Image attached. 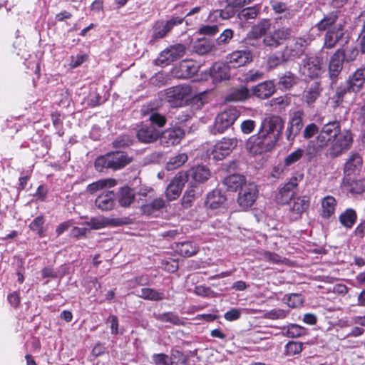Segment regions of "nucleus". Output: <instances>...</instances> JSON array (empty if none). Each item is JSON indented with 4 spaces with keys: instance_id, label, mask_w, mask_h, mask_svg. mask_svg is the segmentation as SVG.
<instances>
[{
    "instance_id": "nucleus-1",
    "label": "nucleus",
    "mask_w": 365,
    "mask_h": 365,
    "mask_svg": "<svg viewBox=\"0 0 365 365\" xmlns=\"http://www.w3.org/2000/svg\"><path fill=\"white\" fill-rule=\"evenodd\" d=\"M284 121L278 115L264 118L256 134L250 136L246 142V148L253 155L272 151L279 141Z\"/></svg>"
},
{
    "instance_id": "nucleus-2",
    "label": "nucleus",
    "mask_w": 365,
    "mask_h": 365,
    "mask_svg": "<svg viewBox=\"0 0 365 365\" xmlns=\"http://www.w3.org/2000/svg\"><path fill=\"white\" fill-rule=\"evenodd\" d=\"M354 143V134L350 129L341 130L340 134L331 140L327 150V155L335 158L348 151Z\"/></svg>"
},
{
    "instance_id": "nucleus-3",
    "label": "nucleus",
    "mask_w": 365,
    "mask_h": 365,
    "mask_svg": "<svg viewBox=\"0 0 365 365\" xmlns=\"http://www.w3.org/2000/svg\"><path fill=\"white\" fill-rule=\"evenodd\" d=\"M299 71L305 78H319L324 71L322 57L317 55H306L299 64Z\"/></svg>"
},
{
    "instance_id": "nucleus-4",
    "label": "nucleus",
    "mask_w": 365,
    "mask_h": 365,
    "mask_svg": "<svg viewBox=\"0 0 365 365\" xmlns=\"http://www.w3.org/2000/svg\"><path fill=\"white\" fill-rule=\"evenodd\" d=\"M341 130V123L337 120L324 124L315 139L316 149L321 150L327 148L336 135L340 134Z\"/></svg>"
},
{
    "instance_id": "nucleus-5",
    "label": "nucleus",
    "mask_w": 365,
    "mask_h": 365,
    "mask_svg": "<svg viewBox=\"0 0 365 365\" xmlns=\"http://www.w3.org/2000/svg\"><path fill=\"white\" fill-rule=\"evenodd\" d=\"M240 112L236 108H229L217 114L215 118L213 133H223L232 126L240 117Z\"/></svg>"
},
{
    "instance_id": "nucleus-6",
    "label": "nucleus",
    "mask_w": 365,
    "mask_h": 365,
    "mask_svg": "<svg viewBox=\"0 0 365 365\" xmlns=\"http://www.w3.org/2000/svg\"><path fill=\"white\" fill-rule=\"evenodd\" d=\"M192 88L187 85H178L165 90V99L171 107H182L185 104L187 98L191 95Z\"/></svg>"
},
{
    "instance_id": "nucleus-7",
    "label": "nucleus",
    "mask_w": 365,
    "mask_h": 365,
    "mask_svg": "<svg viewBox=\"0 0 365 365\" xmlns=\"http://www.w3.org/2000/svg\"><path fill=\"white\" fill-rule=\"evenodd\" d=\"M185 53V46L181 43L171 45L159 53L155 60L157 66L165 67L177 61Z\"/></svg>"
},
{
    "instance_id": "nucleus-8",
    "label": "nucleus",
    "mask_w": 365,
    "mask_h": 365,
    "mask_svg": "<svg viewBox=\"0 0 365 365\" xmlns=\"http://www.w3.org/2000/svg\"><path fill=\"white\" fill-rule=\"evenodd\" d=\"M291 29L280 27L269 32L262 40L265 47L276 48L284 43V41L291 37Z\"/></svg>"
},
{
    "instance_id": "nucleus-9",
    "label": "nucleus",
    "mask_w": 365,
    "mask_h": 365,
    "mask_svg": "<svg viewBox=\"0 0 365 365\" xmlns=\"http://www.w3.org/2000/svg\"><path fill=\"white\" fill-rule=\"evenodd\" d=\"M259 190L254 182H247L242 186L237 199V203L242 209L250 207L256 201L258 197Z\"/></svg>"
},
{
    "instance_id": "nucleus-10",
    "label": "nucleus",
    "mask_w": 365,
    "mask_h": 365,
    "mask_svg": "<svg viewBox=\"0 0 365 365\" xmlns=\"http://www.w3.org/2000/svg\"><path fill=\"white\" fill-rule=\"evenodd\" d=\"M359 91L356 88V86L351 83V81H349L347 79L341 81L336 86L335 93L331 97L334 106H340L347 98L355 96Z\"/></svg>"
},
{
    "instance_id": "nucleus-11",
    "label": "nucleus",
    "mask_w": 365,
    "mask_h": 365,
    "mask_svg": "<svg viewBox=\"0 0 365 365\" xmlns=\"http://www.w3.org/2000/svg\"><path fill=\"white\" fill-rule=\"evenodd\" d=\"M188 180V175L185 171L178 172L167 187L165 195L168 201L176 200L181 194L185 182Z\"/></svg>"
},
{
    "instance_id": "nucleus-12",
    "label": "nucleus",
    "mask_w": 365,
    "mask_h": 365,
    "mask_svg": "<svg viewBox=\"0 0 365 365\" xmlns=\"http://www.w3.org/2000/svg\"><path fill=\"white\" fill-rule=\"evenodd\" d=\"M237 145V140L235 138H222L214 145L211 155L216 160H222L229 155Z\"/></svg>"
},
{
    "instance_id": "nucleus-13",
    "label": "nucleus",
    "mask_w": 365,
    "mask_h": 365,
    "mask_svg": "<svg viewBox=\"0 0 365 365\" xmlns=\"http://www.w3.org/2000/svg\"><path fill=\"white\" fill-rule=\"evenodd\" d=\"M344 57L340 51H336L330 57L328 66V75L330 79V84L332 86L336 85L344 66Z\"/></svg>"
},
{
    "instance_id": "nucleus-14",
    "label": "nucleus",
    "mask_w": 365,
    "mask_h": 365,
    "mask_svg": "<svg viewBox=\"0 0 365 365\" xmlns=\"http://www.w3.org/2000/svg\"><path fill=\"white\" fill-rule=\"evenodd\" d=\"M311 40L309 38L295 37L292 40L290 45H287L284 48L287 56L289 61L294 58H299L302 56L310 44Z\"/></svg>"
},
{
    "instance_id": "nucleus-15",
    "label": "nucleus",
    "mask_w": 365,
    "mask_h": 365,
    "mask_svg": "<svg viewBox=\"0 0 365 365\" xmlns=\"http://www.w3.org/2000/svg\"><path fill=\"white\" fill-rule=\"evenodd\" d=\"M253 60L252 52L249 49L236 50L226 56V62L230 67L239 68L247 66Z\"/></svg>"
},
{
    "instance_id": "nucleus-16",
    "label": "nucleus",
    "mask_w": 365,
    "mask_h": 365,
    "mask_svg": "<svg viewBox=\"0 0 365 365\" xmlns=\"http://www.w3.org/2000/svg\"><path fill=\"white\" fill-rule=\"evenodd\" d=\"M185 135L184 128L175 126L164 130L160 136V143L165 147L178 145Z\"/></svg>"
},
{
    "instance_id": "nucleus-17",
    "label": "nucleus",
    "mask_w": 365,
    "mask_h": 365,
    "mask_svg": "<svg viewBox=\"0 0 365 365\" xmlns=\"http://www.w3.org/2000/svg\"><path fill=\"white\" fill-rule=\"evenodd\" d=\"M303 180V175L298 176H292L289 180L284 184V185L279 190L277 196V200L280 204H286L295 195V189L299 185V182Z\"/></svg>"
},
{
    "instance_id": "nucleus-18",
    "label": "nucleus",
    "mask_w": 365,
    "mask_h": 365,
    "mask_svg": "<svg viewBox=\"0 0 365 365\" xmlns=\"http://www.w3.org/2000/svg\"><path fill=\"white\" fill-rule=\"evenodd\" d=\"M304 115L302 110H297L290 118L285 131L286 138L289 142H294L295 138L299 134L303 127Z\"/></svg>"
},
{
    "instance_id": "nucleus-19",
    "label": "nucleus",
    "mask_w": 365,
    "mask_h": 365,
    "mask_svg": "<svg viewBox=\"0 0 365 365\" xmlns=\"http://www.w3.org/2000/svg\"><path fill=\"white\" fill-rule=\"evenodd\" d=\"M345 35L344 26L339 24L327 31L324 38V48H334Z\"/></svg>"
},
{
    "instance_id": "nucleus-20",
    "label": "nucleus",
    "mask_w": 365,
    "mask_h": 365,
    "mask_svg": "<svg viewBox=\"0 0 365 365\" xmlns=\"http://www.w3.org/2000/svg\"><path fill=\"white\" fill-rule=\"evenodd\" d=\"M309 205L310 201L306 196L294 198L289 205V220L294 221L301 218L302 214L309 208Z\"/></svg>"
},
{
    "instance_id": "nucleus-21",
    "label": "nucleus",
    "mask_w": 365,
    "mask_h": 365,
    "mask_svg": "<svg viewBox=\"0 0 365 365\" xmlns=\"http://www.w3.org/2000/svg\"><path fill=\"white\" fill-rule=\"evenodd\" d=\"M136 138L143 143H152L160 138V132L153 125L141 124L136 131Z\"/></svg>"
},
{
    "instance_id": "nucleus-22",
    "label": "nucleus",
    "mask_w": 365,
    "mask_h": 365,
    "mask_svg": "<svg viewBox=\"0 0 365 365\" xmlns=\"http://www.w3.org/2000/svg\"><path fill=\"white\" fill-rule=\"evenodd\" d=\"M230 66L228 63L215 62L210 68V76L214 83L229 80L230 78Z\"/></svg>"
},
{
    "instance_id": "nucleus-23",
    "label": "nucleus",
    "mask_w": 365,
    "mask_h": 365,
    "mask_svg": "<svg viewBox=\"0 0 365 365\" xmlns=\"http://www.w3.org/2000/svg\"><path fill=\"white\" fill-rule=\"evenodd\" d=\"M227 201L226 196L219 189H215L207 195L204 205L207 209L216 210L224 206Z\"/></svg>"
},
{
    "instance_id": "nucleus-24",
    "label": "nucleus",
    "mask_w": 365,
    "mask_h": 365,
    "mask_svg": "<svg viewBox=\"0 0 365 365\" xmlns=\"http://www.w3.org/2000/svg\"><path fill=\"white\" fill-rule=\"evenodd\" d=\"M362 166V157L358 153L351 152L344 164V175L346 176L355 175L361 170Z\"/></svg>"
},
{
    "instance_id": "nucleus-25",
    "label": "nucleus",
    "mask_w": 365,
    "mask_h": 365,
    "mask_svg": "<svg viewBox=\"0 0 365 365\" xmlns=\"http://www.w3.org/2000/svg\"><path fill=\"white\" fill-rule=\"evenodd\" d=\"M86 224L93 230H99L106 227L107 225L120 226L124 225L125 222L120 218L95 217H91Z\"/></svg>"
},
{
    "instance_id": "nucleus-26",
    "label": "nucleus",
    "mask_w": 365,
    "mask_h": 365,
    "mask_svg": "<svg viewBox=\"0 0 365 365\" xmlns=\"http://www.w3.org/2000/svg\"><path fill=\"white\" fill-rule=\"evenodd\" d=\"M270 28V20L263 19L252 26L250 31L245 38V40L247 41L250 39H259L262 37L264 38L268 34L267 31Z\"/></svg>"
},
{
    "instance_id": "nucleus-27",
    "label": "nucleus",
    "mask_w": 365,
    "mask_h": 365,
    "mask_svg": "<svg viewBox=\"0 0 365 365\" xmlns=\"http://www.w3.org/2000/svg\"><path fill=\"white\" fill-rule=\"evenodd\" d=\"M113 166V170H118L123 168L133 160V156L129 155L124 151H112L109 152Z\"/></svg>"
},
{
    "instance_id": "nucleus-28",
    "label": "nucleus",
    "mask_w": 365,
    "mask_h": 365,
    "mask_svg": "<svg viewBox=\"0 0 365 365\" xmlns=\"http://www.w3.org/2000/svg\"><path fill=\"white\" fill-rule=\"evenodd\" d=\"M338 220L341 227L351 230L357 222V212L352 207H347L339 215Z\"/></svg>"
},
{
    "instance_id": "nucleus-29",
    "label": "nucleus",
    "mask_w": 365,
    "mask_h": 365,
    "mask_svg": "<svg viewBox=\"0 0 365 365\" xmlns=\"http://www.w3.org/2000/svg\"><path fill=\"white\" fill-rule=\"evenodd\" d=\"M322 90L323 88L319 81H314L308 84L303 92L304 101L308 105L315 103L317 98L321 96Z\"/></svg>"
},
{
    "instance_id": "nucleus-30",
    "label": "nucleus",
    "mask_w": 365,
    "mask_h": 365,
    "mask_svg": "<svg viewBox=\"0 0 365 365\" xmlns=\"http://www.w3.org/2000/svg\"><path fill=\"white\" fill-rule=\"evenodd\" d=\"M200 66L192 60H183L178 68V77L180 78H190L196 74Z\"/></svg>"
},
{
    "instance_id": "nucleus-31",
    "label": "nucleus",
    "mask_w": 365,
    "mask_h": 365,
    "mask_svg": "<svg viewBox=\"0 0 365 365\" xmlns=\"http://www.w3.org/2000/svg\"><path fill=\"white\" fill-rule=\"evenodd\" d=\"M115 205V193L113 191H107L99 195L96 200L95 205L102 211L111 210Z\"/></svg>"
},
{
    "instance_id": "nucleus-32",
    "label": "nucleus",
    "mask_w": 365,
    "mask_h": 365,
    "mask_svg": "<svg viewBox=\"0 0 365 365\" xmlns=\"http://www.w3.org/2000/svg\"><path fill=\"white\" fill-rule=\"evenodd\" d=\"M250 97V91L246 87L241 86L237 88H232L225 97L226 102H242L245 101Z\"/></svg>"
},
{
    "instance_id": "nucleus-33",
    "label": "nucleus",
    "mask_w": 365,
    "mask_h": 365,
    "mask_svg": "<svg viewBox=\"0 0 365 365\" xmlns=\"http://www.w3.org/2000/svg\"><path fill=\"white\" fill-rule=\"evenodd\" d=\"M253 95L260 99L269 98L275 91V85L271 81L260 83L253 88Z\"/></svg>"
},
{
    "instance_id": "nucleus-34",
    "label": "nucleus",
    "mask_w": 365,
    "mask_h": 365,
    "mask_svg": "<svg viewBox=\"0 0 365 365\" xmlns=\"http://www.w3.org/2000/svg\"><path fill=\"white\" fill-rule=\"evenodd\" d=\"M339 17V11L337 10L332 11L325 14L324 17L316 24L315 27L319 31H328L337 21Z\"/></svg>"
},
{
    "instance_id": "nucleus-35",
    "label": "nucleus",
    "mask_w": 365,
    "mask_h": 365,
    "mask_svg": "<svg viewBox=\"0 0 365 365\" xmlns=\"http://www.w3.org/2000/svg\"><path fill=\"white\" fill-rule=\"evenodd\" d=\"M186 172L187 173L188 178L190 177L195 182H205L210 177V171L205 165L192 167Z\"/></svg>"
},
{
    "instance_id": "nucleus-36",
    "label": "nucleus",
    "mask_w": 365,
    "mask_h": 365,
    "mask_svg": "<svg viewBox=\"0 0 365 365\" xmlns=\"http://www.w3.org/2000/svg\"><path fill=\"white\" fill-rule=\"evenodd\" d=\"M354 23L361 26L356 41L360 48V53L365 54V9L355 18Z\"/></svg>"
},
{
    "instance_id": "nucleus-37",
    "label": "nucleus",
    "mask_w": 365,
    "mask_h": 365,
    "mask_svg": "<svg viewBox=\"0 0 365 365\" xmlns=\"http://www.w3.org/2000/svg\"><path fill=\"white\" fill-rule=\"evenodd\" d=\"M224 184L227 186V190L234 192L238 188L242 189L244 184H247L246 178L242 175L233 174L227 176L223 181Z\"/></svg>"
},
{
    "instance_id": "nucleus-38",
    "label": "nucleus",
    "mask_w": 365,
    "mask_h": 365,
    "mask_svg": "<svg viewBox=\"0 0 365 365\" xmlns=\"http://www.w3.org/2000/svg\"><path fill=\"white\" fill-rule=\"evenodd\" d=\"M270 6L275 14H281L278 19H290L294 16L293 10L289 8L284 2L277 1H271Z\"/></svg>"
},
{
    "instance_id": "nucleus-39",
    "label": "nucleus",
    "mask_w": 365,
    "mask_h": 365,
    "mask_svg": "<svg viewBox=\"0 0 365 365\" xmlns=\"http://www.w3.org/2000/svg\"><path fill=\"white\" fill-rule=\"evenodd\" d=\"M226 6L222 9H216L212 11L210 14V18L214 20H217V17H220L222 20H227L235 16L237 10L232 6L230 2H226Z\"/></svg>"
},
{
    "instance_id": "nucleus-40",
    "label": "nucleus",
    "mask_w": 365,
    "mask_h": 365,
    "mask_svg": "<svg viewBox=\"0 0 365 365\" xmlns=\"http://www.w3.org/2000/svg\"><path fill=\"white\" fill-rule=\"evenodd\" d=\"M336 204V200L334 197L329 195L325 197L322 202V217L329 219L334 215Z\"/></svg>"
},
{
    "instance_id": "nucleus-41",
    "label": "nucleus",
    "mask_w": 365,
    "mask_h": 365,
    "mask_svg": "<svg viewBox=\"0 0 365 365\" xmlns=\"http://www.w3.org/2000/svg\"><path fill=\"white\" fill-rule=\"evenodd\" d=\"M289 61L285 51H278L270 54L267 57V66L269 69H274L279 66Z\"/></svg>"
},
{
    "instance_id": "nucleus-42",
    "label": "nucleus",
    "mask_w": 365,
    "mask_h": 365,
    "mask_svg": "<svg viewBox=\"0 0 365 365\" xmlns=\"http://www.w3.org/2000/svg\"><path fill=\"white\" fill-rule=\"evenodd\" d=\"M135 197L134 190L128 186H125L121 187L119 191L118 201L121 207H128L134 202Z\"/></svg>"
},
{
    "instance_id": "nucleus-43",
    "label": "nucleus",
    "mask_w": 365,
    "mask_h": 365,
    "mask_svg": "<svg viewBox=\"0 0 365 365\" xmlns=\"http://www.w3.org/2000/svg\"><path fill=\"white\" fill-rule=\"evenodd\" d=\"M170 32L168 31L164 20H158L155 21L152 26V35L150 36V42L153 43L158 39H161L167 36Z\"/></svg>"
},
{
    "instance_id": "nucleus-44",
    "label": "nucleus",
    "mask_w": 365,
    "mask_h": 365,
    "mask_svg": "<svg viewBox=\"0 0 365 365\" xmlns=\"http://www.w3.org/2000/svg\"><path fill=\"white\" fill-rule=\"evenodd\" d=\"M175 252L184 257H190L196 255L197 248L191 242H181L175 243Z\"/></svg>"
},
{
    "instance_id": "nucleus-45",
    "label": "nucleus",
    "mask_w": 365,
    "mask_h": 365,
    "mask_svg": "<svg viewBox=\"0 0 365 365\" xmlns=\"http://www.w3.org/2000/svg\"><path fill=\"white\" fill-rule=\"evenodd\" d=\"M165 207V201L163 198H155L151 202L143 205L141 211L144 215L150 216L155 212L159 211Z\"/></svg>"
},
{
    "instance_id": "nucleus-46",
    "label": "nucleus",
    "mask_w": 365,
    "mask_h": 365,
    "mask_svg": "<svg viewBox=\"0 0 365 365\" xmlns=\"http://www.w3.org/2000/svg\"><path fill=\"white\" fill-rule=\"evenodd\" d=\"M297 83V77L291 71H287L282 75L278 82L279 88L282 90H288Z\"/></svg>"
},
{
    "instance_id": "nucleus-47",
    "label": "nucleus",
    "mask_w": 365,
    "mask_h": 365,
    "mask_svg": "<svg viewBox=\"0 0 365 365\" xmlns=\"http://www.w3.org/2000/svg\"><path fill=\"white\" fill-rule=\"evenodd\" d=\"M347 80L351 81L353 85H356V88L361 91L365 83V67L357 68L348 77Z\"/></svg>"
},
{
    "instance_id": "nucleus-48",
    "label": "nucleus",
    "mask_w": 365,
    "mask_h": 365,
    "mask_svg": "<svg viewBox=\"0 0 365 365\" xmlns=\"http://www.w3.org/2000/svg\"><path fill=\"white\" fill-rule=\"evenodd\" d=\"M188 157L186 153H179L175 156L170 158L169 161L166 163L165 168L168 170H175L187 161Z\"/></svg>"
},
{
    "instance_id": "nucleus-49",
    "label": "nucleus",
    "mask_w": 365,
    "mask_h": 365,
    "mask_svg": "<svg viewBox=\"0 0 365 365\" xmlns=\"http://www.w3.org/2000/svg\"><path fill=\"white\" fill-rule=\"evenodd\" d=\"M109 153L98 156L94 163L95 168L98 172H103L105 169L110 168L113 170L111 159Z\"/></svg>"
},
{
    "instance_id": "nucleus-50",
    "label": "nucleus",
    "mask_w": 365,
    "mask_h": 365,
    "mask_svg": "<svg viewBox=\"0 0 365 365\" xmlns=\"http://www.w3.org/2000/svg\"><path fill=\"white\" fill-rule=\"evenodd\" d=\"M336 51H340L342 53V56L344 57V60L347 62H352L355 61L360 53V48L358 46H348L346 49L339 48Z\"/></svg>"
},
{
    "instance_id": "nucleus-51",
    "label": "nucleus",
    "mask_w": 365,
    "mask_h": 365,
    "mask_svg": "<svg viewBox=\"0 0 365 365\" xmlns=\"http://www.w3.org/2000/svg\"><path fill=\"white\" fill-rule=\"evenodd\" d=\"M284 335L289 338H297L303 336L306 333V329L296 324H292L287 327H284Z\"/></svg>"
},
{
    "instance_id": "nucleus-52",
    "label": "nucleus",
    "mask_w": 365,
    "mask_h": 365,
    "mask_svg": "<svg viewBox=\"0 0 365 365\" xmlns=\"http://www.w3.org/2000/svg\"><path fill=\"white\" fill-rule=\"evenodd\" d=\"M44 222L45 220L42 215L37 216L30 223L29 228L33 232H36L39 237H43L45 236Z\"/></svg>"
},
{
    "instance_id": "nucleus-53",
    "label": "nucleus",
    "mask_w": 365,
    "mask_h": 365,
    "mask_svg": "<svg viewBox=\"0 0 365 365\" xmlns=\"http://www.w3.org/2000/svg\"><path fill=\"white\" fill-rule=\"evenodd\" d=\"M312 307L319 309L321 312H333L339 309L329 298H320V300L316 304L312 305Z\"/></svg>"
},
{
    "instance_id": "nucleus-54",
    "label": "nucleus",
    "mask_w": 365,
    "mask_h": 365,
    "mask_svg": "<svg viewBox=\"0 0 365 365\" xmlns=\"http://www.w3.org/2000/svg\"><path fill=\"white\" fill-rule=\"evenodd\" d=\"M133 143V139L128 135H121L117 137L113 142L112 146L114 148H125Z\"/></svg>"
},
{
    "instance_id": "nucleus-55",
    "label": "nucleus",
    "mask_w": 365,
    "mask_h": 365,
    "mask_svg": "<svg viewBox=\"0 0 365 365\" xmlns=\"http://www.w3.org/2000/svg\"><path fill=\"white\" fill-rule=\"evenodd\" d=\"M304 151L302 148H297L289 154L284 160V166L289 167L298 162L304 155Z\"/></svg>"
},
{
    "instance_id": "nucleus-56",
    "label": "nucleus",
    "mask_w": 365,
    "mask_h": 365,
    "mask_svg": "<svg viewBox=\"0 0 365 365\" xmlns=\"http://www.w3.org/2000/svg\"><path fill=\"white\" fill-rule=\"evenodd\" d=\"M260 11V6L259 5H255L253 6H250L247 8H244L240 15L245 20L249 19H255L257 18Z\"/></svg>"
},
{
    "instance_id": "nucleus-57",
    "label": "nucleus",
    "mask_w": 365,
    "mask_h": 365,
    "mask_svg": "<svg viewBox=\"0 0 365 365\" xmlns=\"http://www.w3.org/2000/svg\"><path fill=\"white\" fill-rule=\"evenodd\" d=\"M303 349V344L297 341H289L285 346V353L287 356L299 354Z\"/></svg>"
},
{
    "instance_id": "nucleus-58",
    "label": "nucleus",
    "mask_w": 365,
    "mask_h": 365,
    "mask_svg": "<svg viewBox=\"0 0 365 365\" xmlns=\"http://www.w3.org/2000/svg\"><path fill=\"white\" fill-rule=\"evenodd\" d=\"M158 319L162 322H170L174 325H182L183 321L175 314L164 313L158 315Z\"/></svg>"
},
{
    "instance_id": "nucleus-59",
    "label": "nucleus",
    "mask_w": 365,
    "mask_h": 365,
    "mask_svg": "<svg viewBox=\"0 0 365 365\" xmlns=\"http://www.w3.org/2000/svg\"><path fill=\"white\" fill-rule=\"evenodd\" d=\"M161 268L173 273L178 269V260L170 257L164 259L161 262Z\"/></svg>"
},
{
    "instance_id": "nucleus-60",
    "label": "nucleus",
    "mask_w": 365,
    "mask_h": 365,
    "mask_svg": "<svg viewBox=\"0 0 365 365\" xmlns=\"http://www.w3.org/2000/svg\"><path fill=\"white\" fill-rule=\"evenodd\" d=\"M196 198V193L194 188H188L184 193L182 198V205L185 208H189L192 205V202Z\"/></svg>"
},
{
    "instance_id": "nucleus-61",
    "label": "nucleus",
    "mask_w": 365,
    "mask_h": 365,
    "mask_svg": "<svg viewBox=\"0 0 365 365\" xmlns=\"http://www.w3.org/2000/svg\"><path fill=\"white\" fill-rule=\"evenodd\" d=\"M319 131L318 125L314 123H311L305 126L302 135L304 139H310L315 135L319 134Z\"/></svg>"
},
{
    "instance_id": "nucleus-62",
    "label": "nucleus",
    "mask_w": 365,
    "mask_h": 365,
    "mask_svg": "<svg viewBox=\"0 0 365 365\" xmlns=\"http://www.w3.org/2000/svg\"><path fill=\"white\" fill-rule=\"evenodd\" d=\"M352 235L356 239L360 240H365V218H362L359 220V222L352 232Z\"/></svg>"
},
{
    "instance_id": "nucleus-63",
    "label": "nucleus",
    "mask_w": 365,
    "mask_h": 365,
    "mask_svg": "<svg viewBox=\"0 0 365 365\" xmlns=\"http://www.w3.org/2000/svg\"><path fill=\"white\" fill-rule=\"evenodd\" d=\"M234 31L230 29H227L217 38V43L219 46L227 44L233 38Z\"/></svg>"
},
{
    "instance_id": "nucleus-64",
    "label": "nucleus",
    "mask_w": 365,
    "mask_h": 365,
    "mask_svg": "<svg viewBox=\"0 0 365 365\" xmlns=\"http://www.w3.org/2000/svg\"><path fill=\"white\" fill-rule=\"evenodd\" d=\"M155 365H171L170 358L165 354H155L152 357Z\"/></svg>"
}]
</instances>
